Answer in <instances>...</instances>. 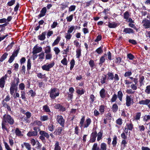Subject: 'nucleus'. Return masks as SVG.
Wrapping results in <instances>:
<instances>
[{
    "instance_id": "nucleus-1",
    "label": "nucleus",
    "mask_w": 150,
    "mask_h": 150,
    "mask_svg": "<svg viewBox=\"0 0 150 150\" xmlns=\"http://www.w3.org/2000/svg\"><path fill=\"white\" fill-rule=\"evenodd\" d=\"M85 117L84 116H83L81 119L80 125L81 128H87L91 122V120L89 118H87L85 122Z\"/></svg>"
},
{
    "instance_id": "nucleus-2",
    "label": "nucleus",
    "mask_w": 150,
    "mask_h": 150,
    "mask_svg": "<svg viewBox=\"0 0 150 150\" xmlns=\"http://www.w3.org/2000/svg\"><path fill=\"white\" fill-rule=\"evenodd\" d=\"M3 121L5 123H8L10 125H12L14 122L13 119L9 115H5L3 116Z\"/></svg>"
},
{
    "instance_id": "nucleus-3",
    "label": "nucleus",
    "mask_w": 150,
    "mask_h": 150,
    "mask_svg": "<svg viewBox=\"0 0 150 150\" xmlns=\"http://www.w3.org/2000/svg\"><path fill=\"white\" fill-rule=\"evenodd\" d=\"M49 93L50 97L52 99H54L59 96V93L55 88H53L51 89Z\"/></svg>"
},
{
    "instance_id": "nucleus-4",
    "label": "nucleus",
    "mask_w": 150,
    "mask_h": 150,
    "mask_svg": "<svg viewBox=\"0 0 150 150\" xmlns=\"http://www.w3.org/2000/svg\"><path fill=\"white\" fill-rule=\"evenodd\" d=\"M134 103L133 99L131 95H127L126 97V105L127 107L130 106Z\"/></svg>"
},
{
    "instance_id": "nucleus-5",
    "label": "nucleus",
    "mask_w": 150,
    "mask_h": 150,
    "mask_svg": "<svg viewBox=\"0 0 150 150\" xmlns=\"http://www.w3.org/2000/svg\"><path fill=\"white\" fill-rule=\"evenodd\" d=\"M54 65V62H52L49 64H46L43 65L42 67V68L44 70L49 71H50V69L52 68Z\"/></svg>"
},
{
    "instance_id": "nucleus-6",
    "label": "nucleus",
    "mask_w": 150,
    "mask_h": 150,
    "mask_svg": "<svg viewBox=\"0 0 150 150\" xmlns=\"http://www.w3.org/2000/svg\"><path fill=\"white\" fill-rule=\"evenodd\" d=\"M57 120L62 126H64L65 120L61 115H57L56 117Z\"/></svg>"
},
{
    "instance_id": "nucleus-7",
    "label": "nucleus",
    "mask_w": 150,
    "mask_h": 150,
    "mask_svg": "<svg viewBox=\"0 0 150 150\" xmlns=\"http://www.w3.org/2000/svg\"><path fill=\"white\" fill-rule=\"evenodd\" d=\"M42 51V48L41 47H38L36 45L33 49L32 53L33 54H36L41 52Z\"/></svg>"
},
{
    "instance_id": "nucleus-8",
    "label": "nucleus",
    "mask_w": 150,
    "mask_h": 150,
    "mask_svg": "<svg viewBox=\"0 0 150 150\" xmlns=\"http://www.w3.org/2000/svg\"><path fill=\"white\" fill-rule=\"evenodd\" d=\"M7 76L6 74H5L4 76L2 77L0 79V87L3 88L5 84V80L6 79Z\"/></svg>"
},
{
    "instance_id": "nucleus-9",
    "label": "nucleus",
    "mask_w": 150,
    "mask_h": 150,
    "mask_svg": "<svg viewBox=\"0 0 150 150\" xmlns=\"http://www.w3.org/2000/svg\"><path fill=\"white\" fill-rule=\"evenodd\" d=\"M19 82V79L18 78L14 79L13 81L11 82L10 87L17 88Z\"/></svg>"
},
{
    "instance_id": "nucleus-10",
    "label": "nucleus",
    "mask_w": 150,
    "mask_h": 150,
    "mask_svg": "<svg viewBox=\"0 0 150 150\" xmlns=\"http://www.w3.org/2000/svg\"><path fill=\"white\" fill-rule=\"evenodd\" d=\"M142 23L145 28H148L150 27V21L149 20L144 19L142 21Z\"/></svg>"
},
{
    "instance_id": "nucleus-11",
    "label": "nucleus",
    "mask_w": 150,
    "mask_h": 150,
    "mask_svg": "<svg viewBox=\"0 0 150 150\" xmlns=\"http://www.w3.org/2000/svg\"><path fill=\"white\" fill-rule=\"evenodd\" d=\"M150 103V99H146L145 100H142L139 101V104L146 105H148L149 103Z\"/></svg>"
},
{
    "instance_id": "nucleus-12",
    "label": "nucleus",
    "mask_w": 150,
    "mask_h": 150,
    "mask_svg": "<svg viewBox=\"0 0 150 150\" xmlns=\"http://www.w3.org/2000/svg\"><path fill=\"white\" fill-rule=\"evenodd\" d=\"M97 136V133L96 132H93L92 133L90 139L91 142H93L95 141Z\"/></svg>"
},
{
    "instance_id": "nucleus-13",
    "label": "nucleus",
    "mask_w": 150,
    "mask_h": 150,
    "mask_svg": "<svg viewBox=\"0 0 150 150\" xmlns=\"http://www.w3.org/2000/svg\"><path fill=\"white\" fill-rule=\"evenodd\" d=\"M47 11L46 8L45 7L43 8L40 11V14L39 15L40 17H41L44 16L46 13Z\"/></svg>"
},
{
    "instance_id": "nucleus-14",
    "label": "nucleus",
    "mask_w": 150,
    "mask_h": 150,
    "mask_svg": "<svg viewBox=\"0 0 150 150\" xmlns=\"http://www.w3.org/2000/svg\"><path fill=\"white\" fill-rule=\"evenodd\" d=\"M36 132L29 131L27 134V135L29 137L32 136H36L38 135V133Z\"/></svg>"
},
{
    "instance_id": "nucleus-15",
    "label": "nucleus",
    "mask_w": 150,
    "mask_h": 150,
    "mask_svg": "<svg viewBox=\"0 0 150 150\" xmlns=\"http://www.w3.org/2000/svg\"><path fill=\"white\" fill-rule=\"evenodd\" d=\"M105 90L103 88L100 92V96L102 98H104L105 97Z\"/></svg>"
},
{
    "instance_id": "nucleus-16",
    "label": "nucleus",
    "mask_w": 150,
    "mask_h": 150,
    "mask_svg": "<svg viewBox=\"0 0 150 150\" xmlns=\"http://www.w3.org/2000/svg\"><path fill=\"white\" fill-rule=\"evenodd\" d=\"M62 129V128L61 127H58L57 129L55 130V131L54 132V134L59 135L60 134Z\"/></svg>"
},
{
    "instance_id": "nucleus-17",
    "label": "nucleus",
    "mask_w": 150,
    "mask_h": 150,
    "mask_svg": "<svg viewBox=\"0 0 150 150\" xmlns=\"http://www.w3.org/2000/svg\"><path fill=\"white\" fill-rule=\"evenodd\" d=\"M123 32L126 34L133 33L134 32L133 30L132 29L129 28H124Z\"/></svg>"
},
{
    "instance_id": "nucleus-18",
    "label": "nucleus",
    "mask_w": 150,
    "mask_h": 150,
    "mask_svg": "<svg viewBox=\"0 0 150 150\" xmlns=\"http://www.w3.org/2000/svg\"><path fill=\"white\" fill-rule=\"evenodd\" d=\"M40 134L44 137H45L47 138H49L50 136L48 134L44 131H40Z\"/></svg>"
},
{
    "instance_id": "nucleus-19",
    "label": "nucleus",
    "mask_w": 150,
    "mask_h": 150,
    "mask_svg": "<svg viewBox=\"0 0 150 150\" xmlns=\"http://www.w3.org/2000/svg\"><path fill=\"white\" fill-rule=\"evenodd\" d=\"M106 54H104V55L101 57L100 59V62L99 64L101 66L102 65V64L104 63L105 61V57H106Z\"/></svg>"
},
{
    "instance_id": "nucleus-20",
    "label": "nucleus",
    "mask_w": 150,
    "mask_h": 150,
    "mask_svg": "<svg viewBox=\"0 0 150 150\" xmlns=\"http://www.w3.org/2000/svg\"><path fill=\"white\" fill-rule=\"evenodd\" d=\"M123 96V94L122 93V91H119L117 92V97L119 98V100L121 101H122V98Z\"/></svg>"
},
{
    "instance_id": "nucleus-21",
    "label": "nucleus",
    "mask_w": 150,
    "mask_h": 150,
    "mask_svg": "<svg viewBox=\"0 0 150 150\" xmlns=\"http://www.w3.org/2000/svg\"><path fill=\"white\" fill-rule=\"evenodd\" d=\"M39 57L38 60L40 61H42L44 58L45 53L43 52L40 53L38 55Z\"/></svg>"
},
{
    "instance_id": "nucleus-22",
    "label": "nucleus",
    "mask_w": 150,
    "mask_h": 150,
    "mask_svg": "<svg viewBox=\"0 0 150 150\" xmlns=\"http://www.w3.org/2000/svg\"><path fill=\"white\" fill-rule=\"evenodd\" d=\"M125 127L129 130H132L133 128V125L132 123H127V124Z\"/></svg>"
},
{
    "instance_id": "nucleus-23",
    "label": "nucleus",
    "mask_w": 150,
    "mask_h": 150,
    "mask_svg": "<svg viewBox=\"0 0 150 150\" xmlns=\"http://www.w3.org/2000/svg\"><path fill=\"white\" fill-rule=\"evenodd\" d=\"M15 133L16 135L18 136L22 137L23 134L22 133L21 131H20L18 128H16L15 130Z\"/></svg>"
},
{
    "instance_id": "nucleus-24",
    "label": "nucleus",
    "mask_w": 150,
    "mask_h": 150,
    "mask_svg": "<svg viewBox=\"0 0 150 150\" xmlns=\"http://www.w3.org/2000/svg\"><path fill=\"white\" fill-rule=\"evenodd\" d=\"M46 32H43L41 35H40L38 36L39 39L41 40H44L45 38V35L46 34Z\"/></svg>"
},
{
    "instance_id": "nucleus-25",
    "label": "nucleus",
    "mask_w": 150,
    "mask_h": 150,
    "mask_svg": "<svg viewBox=\"0 0 150 150\" xmlns=\"http://www.w3.org/2000/svg\"><path fill=\"white\" fill-rule=\"evenodd\" d=\"M54 150H61V147L59 146V142L56 141L54 145Z\"/></svg>"
},
{
    "instance_id": "nucleus-26",
    "label": "nucleus",
    "mask_w": 150,
    "mask_h": 150,
    "mask_svg": "<svg viewBox=\"0 0 150 150\" xmlns=\"http://www.w3.org/2000/svg\"><path fill=\"white\" fill-rule=\"evenodd\" d=\"M118 109V107L117 105L116 104H114L113 105L112 108V110L114 112H116Z\"/></svg>"
},
{
    "instance_id": "nucleus-27",
    "label": "nucleus",
    "mask_w": 150,
    "mask_h": 150,
    "mask_svg": "<svg viewBox=\"0 0 150 150\" xmlns=\"http://www.w3.org/2000/svg\"><path fill=\"white\" fill-rule=\"evenodd\" d=\"M8 55L7 53L6 52L4 53L0 58V62H2L7 57Z\"/></svg>"
},
{
    "instance_id": "nucleus-28",
    "label": "nucleus",
    "mask_w": 150,
    "mask_h": 150,
    "mask_svg": "<svg viewBox=\"0 0 150 150\" xmlns=\"http://www.w3.org/2000/svg\"><path fill=\"white\" fill-rule=\"evenodd\" d=\"M60 39V37H57V39L54 41V42L52 44V46H54L58 44L59 42Z\"/></svg>"
},
{
    "instance_id": "nucleus-29",
    "label": "nucleus",
    "mask_w": 150,
    "mask_h": 150,
    "mask_svg": "<svg viewBox=\"0 0 150 150\" xmlns=\"http://www.w3.org/2000/svg\"><path fill=\"white\" fill-rule=\"evenodd\" d=\"M51 51V47L50 46H47L45 48V52L46 54L50 53Z\"/></svg>"
},
{
    "instance_id": "nucleus-30",
    "label": "nucleus",
    "mask_w": 150,
    "mask_h": 150,
    "mask_svg": "<svg viewBox=\"0 0 150 150\" xmlns=\"http://www.w3.org/2000/svg\"><path fill=\"white\" fill-rule=\"evenodd\" d=\"M23 144L28 150H31V147L30 144L28 143L24 142Z\"/></svg>"
},
{
    "instance_id": "nucleus-31",
    "label": "nucleus",
    "mask_w": 150,
    "mask_h": 150,
    "mask_svg": "<svg viewBox=\"0 0 150 150\" xmlns=\"http://www.w3.org/2000/svg\"><path fill=\"white\" fill-rule=\"evenodd\" d=\"M108 79L111 80H113L114 78L113 74L110 72H108Z\"/></svg>"
},
{
    "instance_id": "nucleus-32",
    "label": "nucleus",
    "mask_w": 150,
    "mask_h": 150,
    "mask_svg": "<svg viewBox=\"0 0 150 150\" xmlns=\"http://www.w3.org/2000/svg\"><path fill=\"white\" fill-rule=\"evenodd\" d=\"M129 17V13L128 11L125 12L124 14V18L126 19V21L128 20V18Z\"/></svg>"
},
{
    "instance_id": "nucleus-33",
    "label": "nucleus",
    "mask_w": 150,
    "mask_h": 150,
    "mask_svg": "<svg viewBox=\"0 0 150 150\" xmlns=\"http://www.w3.org/2000/svg\"><path fill=\"white\" fill-rule=\"evenodd\" d=\"M108 26L110 28H115L117 27V24L114 23H109Z\"/></svg>"
},
{
    "instance_id": "nucleus-34",
    "label": "nucleus",
    "mask_w": 150,
    "mask_h": 150,
    "mask_svg": "<svg viewBox=\"0 0 150 150\" xmlns=\"http://www.w3.org/2000/svg\"><path fill=\"white\" fill-rule=\"evenodd\" d=\"M43 110L46 112H50L49 107L47 105H45L43 106Z\"/></svg>"
},
{
    "instance_id": "nucleus-35",
    "label": "nucleus",
    "mask_w": 150,
    "mask_h": 150,
    "mask_svg": "<svg viewBox=\"0 0 150 150\" xmlns=\"http://www.w3.org/2000/svg\"><path fill=\"white\" fill-rule=\"evenodd\" d=\"M106 144L105 143H102L100 145V150H106Z\"/></svg>"
},
{
    "instance_id": "nucleus-36",
    "label": "nucleus",
    "mask_w": 150,
    "mask_h": 150,
    "mask_svg": "<svg viewBox=\"0 0 150 150\" xmlns=\"http://www.w3.org/2000/svg\"><path fill=\"white\" fill-rule=\"evenodd\" d=\"M81 55V50L80 49H77L76 50V58H79Z\"/></svg>"
},
{
    "instance_id": "nucleus-37",
    "label": "nucleus",
    "mask_w": 150,
    "mask_h": 150,
    "mask_svg": "<svg viewBox=\"0 0 150 150\" xmlns=\"http://www.w3.org/2000/svg\"><path fill=\"white\" fill-rule=\"evenodd\" d=\"M92 150H100L99 147L98 146L97 144L95 143L93 144Z\"/></svg>"
},
{
    "instance_id": "nucleus-38",
    "label": "nucleus",
    "mask_w": 150,
    "mask_h": 150,
    "mask_svg": "<svg viewBox=\"0 0 150 150\" xmlns=\"http://www.w3.org/2000/svg\"><path fill=\"white\" fill-rule=\"evenodd\" d=\"M144 79V76H140L139 78V82L140 84V86H142L144 84L143 81Z\"/></svg>"
},
{
    "instance_id": "nucleus-39",
    "label": "nucleus",
    "mask_w": 150,
    "mask_h": 150,
    "mask_svg": "<svg viewBox=\"0 0 150 150\" xmlns=\"http://www.w3.org/2000/svg\"><path fill=\"white\" fill-rule=\"evenodd\" d=\"M106 79V75H104L103 76L102 78L100 79V82L102 84H103L105 83V80Z\"/></svg>"
},
{
    "instance_id": "nucleus-40",
    "label": "nucleus",
    "mask_w": 150,
    "mask_h": 150,
    "mask_svg": "<svg viewBox=\"0 0 150 150\" xmlns=\"http://www.w3.org/2000/svg\"><path fill=\"white\" fill-rule=\"evenodd\" d=\"M117 95L115 94H114L112 96V98L111 99V101L112 102H114L116 101L117 99Z\"/></svg>"
},
{
    "instance_id": "nucleus-41",
    "label": "nucleus",
    "mask_w": 150,
    "mask_h": 150,
    "mask_svg": "<svg viewBox=\"0 0 150 150\" xmlns=\"http://www.w3.org/2000/svg\"><path fill=\"white\" fill-rule=\"evenodd\" d=\"M75 64V62L74 59H72L70 62V69L72 70L74 67Z\"/></svg>"
},
{
    "instance_id": "nucleus-42",
    "label": "nucleus",
    "mask_w": 150,
    "mask_h": 150,
    "mask_svg": "<svg viewBox=\"0 0 150 150\" xmlns=\"http://www.w3.org/2000/svg\"><path fill=\"white\" fill-rule=\"evenodd\" d=\"M48 119V117L47 116L44 115L41 117L40 120L42 121H44L47 120Z\"/></svg>"
},
{
    "instance_id": "nucleus-43",
    "label": "nucleus",
    "mask_w": 150,
    "mask_h": 150,
    "mask_svg": "<svg viewBox=\"0 0 150 150\" xmlns=\"http://www.w3.org/2000/svg\"><path fill=\"white\" fill-rule=\"evenodd\" d=\"M90 103H93L95 100V97L92 94L90 95Z\"/></svg>"
},
{
    "instance_id": "nucleus-44",
    "label": "nucleus",
    "mask_w": 150,
    "mask_h": 150,
    "mask_svg": "<svg viewBox=\"0 0 150 150\" xmlns=\"http://www.w3.org/2000/svg\"><path fill=\"white\" fill-rule=\"evenodd\" d=\"M117 137L116 136H114L113 139L112 144L113 146H115L117 144Z\"/></svg>"
},
{
    "instance_id": "nucleus-45",
    "label": "nucleus",
    "mask_w": 150,
    "mask_h": 150,
    "mask_svg": "<svg viewBox=\"0 0 150 150\" xmlns=\"http://www.w3.org/2000/svg\"><path fill=\"white\" fill-rule=\"evenodd\" d=\"M71 35L70 34V33L68 32L66 34L65 38L67 40H70L71 38Z\"/></svg>"
},
{
    "instance_id": "nucleus-46",
    "label": "nucleus",
    "mask_w": 150,
    "mask_h": 150,
    "mask_svg": "<svg viewBox=\"0 0 150 150\" xmlns=\"http://www.w3.org/2000/svg\"><path fill=\"white\" fill-rule=\"evenodd\" d=\"M102 133L101 132H99L98 134V135H97V136H98V137H97V140L98 141H99L101 139H102Z\"/></svg>"
},
{
    "instance_id": "nucleus-47",
    "label": "nucleus",
    "mask_w": 150,
    "mask_h": 150,
    "mask_svg": "<svg viewBox=\"0 0 150 150\" xmlns=\"http://www.w3.org/2000/svg\"><path fill=\"white\" fill-rule=\"evenodd\" d=\"M144 120L145 121H147L149 120H150V113L149 115H146L144 117Z\"/></svg>"
},
{
    "instance_id": "nucleus-48",
    "label": "nucleus",
    "mask_w": 150,
    "mask_h": 150,
    "mask_svg": "<svg viewBox=\"0 0 150 150\" xmlns=\"http://www.w3.org/2000/svg\"><path fill=\"white\" fill-rule=\"evenodd\" d=\"M25 85L23 83H21L19 85V88L20 90H23L24 89Z\"/></svg>"
},
{
    "instance_id": "nucleus-49",
    "label": "nucleus",
    "mask_w": 150,
    "mask_h": 150,
    "mask_svg": "<svg viewBox=\"0 0 150 150\" xmlns=\"http://www.w3.org/2000/svg\"><path fill=\"white\" fill-rule=\"evenodd\" d=\"M25 111L23 110V113H24L26 115V118L29 119L31 116V113L29 112H27L26 113H25Z\"/></svg>"
},
{
    "instance_id": "nucleus-50",
    "label": "nucleus",
    "mask_w": 150,
    "mask_h": 150,
    "mask_svg": "<svg viewBox=\"0 0 150 150\" xmlns=\"http://www.w3.org/2000/svg\"><path fill=\"white\" fill-rule=\"evenodd\" d=\"M61 63L64 65H67V59L66 58H64L61 61Z\"/></svg>"
},
{
    "instance_id": "nucleus-51",
    "label": "nucleus",
    "mask_w": 150,
    "mask_h": 150,
    "mask_svg": "<svg viewBox=\"0 0 150 150\" xmlns=\"http://www.w3.org/2000/svg\"><path fill=\"white\" fill-rule=\"evenodd\" d=\"M17 90V88H12L11 87H10V94L11 95H13L14 94V93L15 91H16H16Z\"/></svg>"
},
{
    "instance_id": "nucleus-52",
    "label": "nucleus",
    "mask_w": 150,
    "mask_h": 150,
    "mask_svg": "<svg viewBox=\"0 0 150 150\" xmlns=\"http://www.w3.org/2000/svg\"><path fill=\"white\" fill-rule=\"evenodd\" d=\"M89 64L91 68H93L95 66V64L94 61L92 60H91L89 62Z\"/></svg>"
},
{
    "instance_id": "nucleus-53",
    "label": "nucleus",
    "mask_w": 150,
    "mask_h": 150,
    "mask_svg": "<svg viewBox=\"0 0 150 150\" xmlns=\"http://www.w3.org/2000/svg\"><path fill=\"white\" fill-rule=\"evenodd\" d=\"M54 126L52 124H50L48 126V129L49 131L52 132L54 129Z\"/></svg>"
},
{
    "instance_id": "nucleus-54",
    "label": "nucleus",
    "mask_w": 150,
    "mask_h": 150,
    "mask_svg": "<svg viewBox=\"0 0 150 150\" xmlns=\"http://www.w3.org/2000/svg\"><path fill=\"white\" fill-rule=\"evenodd\" d=\"M76 6L75 5L71 6L69 8V11L71 12L74 11L76 8Z\"/></svg>"
},
{
    "instance_id": "nucleus-55",
    "label": "nucleus",
    "mask_w": 150,
    "mask_h": 150,
    "mask_svg": "<svg viewBox=\"0 0 150 150\" xmlns=\"http://www.w3.org/2000/svg\"><path fill=\"white\" fill-rule=\"evenodd\" d=\"M38 141H35L33 139H32L30 140V143L33 146H34L37 143Z\"/></svg>"
},
{
    "instance_id": "nucleus-56",
    "label": "nucleus",
    "mask_w": 150,
    "mask_h": 150,
    "mask_svg": "<svg viewBox=\"0 0 150 150\" xmlns=\"http://www.w3.org/2000/svg\"><path fill=\"white\" fill-rule=\"evenodd\" d=\"M54 50L55 52V54L57 55L60 52V51L58 47H55L54 49Z\"/></svg>"
},
{
    "instance_id": "nucleus-57",
    "label": "nucleus",
    "mask_w": 150,
    "mask_h": 150,
    "mask_svg": "<svg viewBox=\"0 0 150 150\" xmlns=\"http://www.w3.org/2000/svg\"><path fill=\"white\" fill-rule=\"evenodd\" d=\"M52 54L50 53H47L45 56V59H50L52 58Z\"/></svg>"
},
{
    "instance_id": "nucleus-58",
    "label": "nucleus",
    "mask_w": 150,
    "mask_h": 150,
    "mask_svg": "<svg viewBox=\"0 0 150 150\" xmlns=\"http://www.w3.org/2000/svg\"><path fill=\"white\" fill-rule=\"evenodd\" d=\"M132 74V72L131 71H128L126 72L124 76L125 77H129Z\"/></svg>"
},
{
    "instance_id": "nucleus-59",
    "label": "nucleus",
    "mask_w": 150,
    "mask_h": 150,
    "mask_svg": "<svg viewBox=\"0 0 150 150\" xmlns=\"http://www.w3.org/2000/svg\"><path fill=\"white\" fill-rule=\"evenodd\" d=\"M141 115V113L140 112H137L136 113V116L135 117V119L136 120H139L140 118Z\"/></svg>"
},
{
    "instance_id": "nucleus-60",
    "label": "nucleus",
    "mask_w": 150,
    "mask_h": 150,
    "mask_svg": "<svg viewBox=\"0 0 150 150\" xmlns=\"http://www.w3.org/2000/svg\"><path fill=\"white\" fill-rule=\"evenodd\" d=\"M96 52L98 54H100L103 52V51L102 48L101 47H99L96 50Z\"/></svg>"
},
{
    "instance_id": "nucleus-61",
    "label": "nucleus",
    "mask_w": 150,
    "mask_h": 150,
    "mask_svg": "<svg viewBox=\"0 0 150 150\" xmlns=\"http://www.w3.org/2000/svg\"><path fill=\"white\" fill-rule=\"evenodd\" d=\"M74 28L75 27L74 26H71L69 28V29L67 31V32L71 33L73 32V31L74 29Z\"/></svg>"
},
{
    "instance_id": "nucleus-62",
    "label": "nucleus",
    "mask_w": 150,
    "mask_h": 150,
    "mask_svg": "<svg viewBox=\"0 0 150 150\" xmlns=\"http://www.w3.org/2000/svg\"><path fill=\"white\" fill-rule=\"evenodd\" d=\"M99 111L102 114H103L104 111V105H101L99 108Z\"/></svg>"
},
{
    "instance_id": "nucleus-63",
    "label": "nucleus",
    "mask_w": 150,
    "mask_h": 150,
    "mask_svg": "<svg viewBox=\"0 0 150 150\" xmlns=\"http://www.w3.org/2000/svg\"><path fill=\"white\" fill-rule=\"evenodd\" d=\"M4 143L5 147L7 150H12L6 142H4Z\"/></svg>"
},
{
    "instance_id": "nucleus-64",
    "label": "nucleus",
    "mask_w": 150,
    "mask_h": 150,
    "mask_svg": "<svg viewBox=\"0 0 150 150\" xmlns=\"http://www.w3.org/2000/svg\"><path fill=\"white\" fill-rule=\"evenodd\" d=\"M145 92L147 94H150V85L146 87Z\"/></svg>"
}]
</instances>
